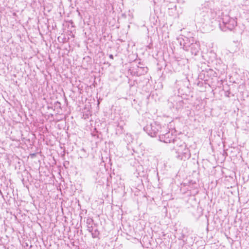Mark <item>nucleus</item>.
Listing matches in <instances>:
<instances>
[{
	"label": "nucleus",
	"instance_id": "7ed1b4c3",
	"mask_svg": "<svg viewBox=\"0 0 249 249\" xmlns=\"http://www.w3.org/2000/svg\"><path fill=\"white\" fill-rule=\"evenodd\" d=\"M210 3L205 2L202 4L200 10V15L203 17L204 21L208 22L212 18H213L216 16V13L214 10L210 8Z\"/></svg>",
	"mask_w": 249,
	"mask_h": 249
},
{
	"label": "nucleus",
	"instance_id": "f8f14e48",
	"mask_svg": "<svg viewBox=\"0 0 249 249\" xmlns=\"http://www.w3.org/2000/svg\"><path fill=\"white\" fill-rule=\"evenodd\" d=\"M54 109H60L61 108V103L58 102H55L54 104Z\"/></svg>",
	"mask_w": 249,
	"mask_h": 249
},
{
	"label": "nucleus",
	"instance_id": "ddd939ff",
	"mask_svg": "<svg viewBox=\"0 0 249 249\" xmlns=\"http://www.w3.org/2000/svg\"><path fill=\"white\" fill-rule=\"evenodd\" d=\"M109 57L110 58V59H113V55L111 54H109Z\"/></svg>",
	"mask_w": 249,
	"mask_h": 249
},
{
	"label": "nucleus",
	"instance_id": "9d476101",
	"mask_svg": "<svg viewBox=\"0 0 249 249\" xmlns=\"http://www.w3.org/2000/svg\"><path fill=\"white\" fill-rule=\"evenodd\" d=\"M231 19H234L232 18H231L229 16H226L224 18H222V21H220L219 24H226L229 22V21L231 20Z\"/></svg>",
	"mask_w": 249,
	"mask_h": 249
},
{
	"label": "nucleus",
	"instance_id": "0eeeda50",
	"mask_svg": "<svg viewBox=\"0 0 249 249\" xmlns=\"http://www.w3.org/2000/svg\"><path fill=\"white\" fill-rule=\"evenodd\" d=\"M178 138L175 137V136L173 135L170 132H166L164 136H161L160 137V141L163 142L164 143H171L173 142L175 145V140Z\"/></svg>",
	"mask_w": 249,
	"mask_h": 249
},
{
	"label": "nucleus",
	"instance_id": "39448f33",
	"mask_svg": "<svg viewBox=\"0 0 249 249\" xmlns=\"http://www.w3.org/2000/svg\"><path fill=\"white\" fill-rule=\"evenodd\" d=\"M203 75V79L205 81H208L209 78H211L213 79V77H216L217 76V73L215 72L214 71L211 69H209L208 70H206L205 71H202L199 77L202 79V75Z\"/></svg>",
	"mask_w": 249,
	"mask_h": 249
},
{
	"label": "nucleus",
	"instance_id": "f257e3e1",
	"mask_svg": "<svg viewBox=\"0 0 249 249\" xmlns=\"http://www.w3.org/2000/svg\"><path fill=\"white\" fill-rule=\"evenodd\" d=\"M174 149L177 153V158L180 160H186L191 157L190 150L187 148L186 143L181 141L179 139L175 140V145Z\"/></svg>",
	"mask_w": 249,
	"mask_h": 249
},
{
	"label": "nucleus",
	"instance_id": "1a4fd4ad",
	"mask_svg": "<svg viewBox=\"0 0 249 249\" xmlns=\"http://www.w3.org/2000/svg\"><path fill=\"white\" fill-rule=\"evenodd\" d=\"M169 132L167 128L165 126H161V128L160 129L159 133L158 134L159 138H160V136H164L165 133L166 132Z\"/></svg>",
	"mask_w": 249,
	"mask_h": 249
},
{
	"label": "nucleus",
	"instance_id": "20e7f679",
	"mask_svg": "<svg viewBox=\"0 0 249 249\" xmlns=\"http://www.w3.org/2000/svg\"><path fill=\"white\" fill-rule=\"evenodd\" d=\"M161 125L157 122H153L149 124H147L143 127V130L148 135L152 137H157L159 133Z\"/></svg>",
	"mask_w": 249,
	"mask_h": 249
},
{
	"label": "nucleus",
	"instance_id": "f03ea898",
	"mask_svg": "<svg viewBox=\"0 0 249 249\" xmlns=\"http://www.w3.org/2000/svg\"><path fill=\"white\" fill-rule=\"evenodd\" d=\"M180 45H183V48L186 51H190L192 54L196 55L199 52L200 45L198 42L195 41L193 37H185L183 42L180 41Z\"/></svg>",
	"mask_w": 249,
	"mask_h": 249
},
{
	"label": "nucleus",
	"instance_id": "6e6552de",
	"mask_svg": "<svg viewBox=\"0 0 249 249\" xmlns=\"http://www.w3.org/2000/svg\"><path fill=\"white\" fill-rule=\"evenodd\" d=\"M86 224L87 225V230L89 232H92L93 230L92 225L93 224V220L91 218H88L86 220Z\"/></svg>",
	"mask_w": 249,
	"mask_h": 249
},
{
	"label": "nucleus",
	"instance_id": "423d86ee",
	"mask_svg": "<svg viewBox=\"0 0 249 249\" xmlns=\"http://www.w3.org/2000/svg\"><path fill=\"white\" fill-rule=\"evenodd\" d=\"M237 25V22L235 19H231L228 23L219 24V28L224 32L228 31H232Z\"/></svg>",
	"mask_w": 249,
	"mask_h": 249
},
{
	"label": "nucleus",
	"instance_id": "9b49d317",
	"mask_svg": "<svg viewBox=\"0 0 249 249\" xmlns=\"http://www.w3.org/2000/svg\"><path fill=\"white\" fill-rule=\"evenodd\" d=\"M91 233L92 237L93 238H98V236L100 234V232L97 229H95L94 230H92Z\"/></svg>",
	"mask_w": 249,
	"mask_h": 249
}]
</instances>
